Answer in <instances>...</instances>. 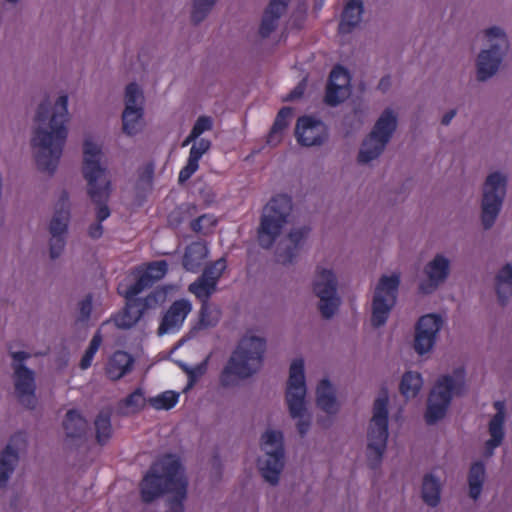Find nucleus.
<instances>
[{
	"mask_svg": "<svg viewBox=\"0 0 512 512\" xmlns=\"http://www.w3.org/2000/svg\"><path fill=\"white\" fill-rule=\"evenodd\" d=\"M65 247L64 236H51L50 239V257L52 259L58 258Z\"/></svg>",
	"mask_w": 512,
	"mask_h": 512,
	"instance_id": "6e6d98bb",
	"label": "nucleus"
},
{
	"mask_svg": "<svg viewBox=\"0 0 512 512\" xmlns=\"http://www.w3.org/2000/svg\"><path fill=\"white\" fill-rule=\"evenodd\" d=\"M96 441L100 445H105L112 436L111 418L108 412L101 411L95 421Z\"/></svg>",
	"mask_w": 512,
	"mask_h": 512,
	"instance_id": "e433bc0d",
	"label": "nucleus"
},
{
	"mask_svg": "<svg viewBox=\"0 0 512 512\" xmlns=\"http://www.w3.org/2000/svg\"><path fill=\"white\" fill-rule=\"evenodd\" d=\"M496 293L501 305L512 296V265L506 264L496 275Z\"/></svg>",
	"mask_w": 512,
	"mask_h": 512,
	"instance_id": "2f4dec72",
	"label": "nucleus"
},
{
	"mask_svg": "<svg viewBox=\"0 0 512 512\" xmlns=\"http://www.w3.org/2000/svg\"><path fill=\"white\" fill-rule=\"evenodd\" d=\"M144 395L143 391L140 388L135 389L132 393H130L125 399L124 404L127 407H134L140 409L144 406Z\"/></svg>",
	"mask_w": 512,
	"mask_h": 512,
	"instance_id": "864d4df0",
	"label": "nucleus"
},
{
	"mask_svg": "<svg viewBox=\"0 0 512 512\" xmlns=\"http://www.w3.org/2000/svg\"><path fill=\"white\" fill-rule=\"evenodd\" d=\"M155 165L152 161L144 164L138 173V183L151 187L154 178Z\"/></svg>",
	"mask_w": 512,
	"mask_h": 512,
	"instance_id": "8fccbe9b",
	"label": "nucleus"
},
{
	"mask_svg": "<svg viewBox=\"0 0 512 512\" xmlns=\"http://www.w3.org/2000/svg\"><path fill=\"white\" fill-rule=\"evenodd\" d=\"M388 392L383 388L374 401L373 416L368 430L367 459L371 469H377L388 439Z\"/></svg>",
	"mask_w": 512,
	"mask_h": 512,
	"instance_id": "0eeeda50",
	"label": "nucleus"
},
{
	"mask_svg": "<svg viewBox=\"0 0 512 512\" xmlns=\"http://www.w3.org/2000/svg\"><path fill=\"white\" fill-rule=\"evenodd\" d=\"M217 0H194L191 20L194 24L203 21Z\"/></svg>",
	"mask_w": 512,
	"mask_h": 512,
	"instance_id": "c03bdc74",
	"label": "nucleus"
},
{
	"mask_svg": "<svg viewBox=\"0 0 512 512\" xmlns=\"http://www.w3.org/2000/svg\"><path fill=\"white\" fill-rule=\"evenodd\" d=\"M305 375L303 359H295L290 366L289 379L287 383L286 401L289 413L292 418H302L305 412ZM310 427L308 420L299 419L297 430L301 436H304Z\"/></svg>",
	"mask_w": 512,
	"mask_h": 512,
	"instance_id": "6e6552de",
	"label": "nucleus"
},
{
	"mask_svg": "<svg viewBox=\"0 0 512 512\" xmlns=\"http://www.w3.org/2000/svg\"><path fill=\"white\" fill-rule=\"evenodd\" d=\"M146 272L152 273L153 278L157 281L161 280L168 271V265L165 260L153 261L144 269Z\"/></svg>",
	"mask_w": 512,
	"mask_h": 512,
	"instance_id": "09e8293b",
	"label": "nucleus"
},
{
	"mask_svg": "<svg viewBox=\"0 0 512 512\" xmlns=\"http://www.w3.org/2000/svg\"><path fill=\"white\" fill-rule=\"evenodd\" d=\"M206 366L205 364L197 365L193 368H186L185 371L188 376V384L187 387L191 388L195 385L198 379L205 373Z\"/></svg>",
	"mask_w": 512,
	"mask_h": 512,
	"instance_id": "4d7b16f0",
	"label": "nucleus"
},
{
	"mask_svg": "<svg viewBox=\"0 0 512 512\" xmlns=\"http://www.w3.org/2000/svg\"><path fill=\"white\" fill-rule=\"evenodd\" d=\"M135 274L137 275L136 281L123 292L125 298H133L137 296L143 290L152 287L156 282L152 273L146 272L144 269H137ZM120 293L122 294V292Z\"/></svg>",
	"mask_w": 512,
	"mask_h": 512,
	"instance_id": "c9c22d12",
	"label": "nucleus"
},
{
	"mask_svg": "<svg viewBox=\"0 0 512 512\" xmlns=\"http://www.w3.org/2000/svg\"><path fill=\"white\" fill-rule=\"evenodd\" d=\"M200 322L203 326H214L218 322V312L214 311L208 301L202 302L200 309Z\"/></svg>",
	"mask_w": 512,
	"mask_h": 512,
	"instance_id": "de8ad7c7",
	"label": "nucleus"
},
{
	"mask_svg": "<svg viewBox=\"0 0 512 512\" xmlns=\"http://www.w3.org/2000/svg\"><path fill=\"white\" fill-rule=\"evenodd\" d=\"M319 297V311L323 318H331L337 311L340 299L337 297V281L335 274L329 269L317 271L313 288Z\"/></svg>",
	"mask_w": 512,
	"mask_h": 512,
	"instance_id": "2eb2a0df",
	"label": "nucleus"
},
{
	"mask_svg": "<svg viewBox=\"0 0 512 512\" xmlns=\"http://www.w3.org/2000/svg\"><path fill=\"white\" fill-rule=\"evenodd\" d=\"M70 218L69 194L62 191L55 207V213L50 221L51 236H65Z\"/></svg>",
	"mask_w": 512,
	"mask_h": 512,
	"instance_id": "4be33fe9",
	"label": "nucleus"
},
{
	"mask_svg": "<svg viewBox=\"0 0 512 512\" xmlns=\"http://www.w3.org/2000/svg\"><path fill=\"white\" fill-rule=\"evenodd\" d=\"M135 114H131L127 121L125 120V110L122 114L123 131L129 136L136 135L141 129V123L143 118V108L133 107Z\"/></svg>",
	"mask_w": 512,
	"mask_h": 512,
	"instance_id": "a19ab883",
	"label": "nucleus"
},
{
	"mask_svg": "<svg viewBox=\"0 0 512 512\" xmlns=\"http://www.w3.org/2000/svg\"><path fill=\"white\" fill-rule=\"evenodd\" d=\"M390 85V77L389 76H385V77H382L380 82H379V85H378V88L380 90H382L383 92H385L388 87Z\"/></svg>",
	"mask_w": 512,
	"mask_h": 512,
	"instance_id": "0e129e2a",
	"label": "nucleus"
},
{
	"mask_svg": "<svg viewBox=\"0 0 512 512\" xmlns=\"http://www.w3.org/2000/svg\"><path fill=\"white\" fill-rule=\"evenodd\" d=\"M198 168H199L198 163H196L190 159H187L186 165L184 167H182L179 172L178 182L180 184H183L186 181H188L192 177V175L198 170Z\"/></svg>",
	"mask_w": 512,
	"mask_h": 512,
	"instance_id": "5fc2aeb1",
	"label": "nucleus"
},
{
	"mask_svg": "<svg viewBox=\"0 0 512 512\" xmlns=\"http://www.w3.org/2000/svg\"><path fill=\"white\" fill-rule=\"evenodd\" d=\"M212 127V118L204 115L198 117L191 131L199 138L204 132L211 130Z\"/></svg>",
	"mask_w": 512,
	"mask_h": 512,
	"instance_id": "3c124183",
	"label": "nucleus"
},
{
	"mask_svg": "<svg viewBox=\"0 0 512 512\" xmlns=\"http://www.w3.org/2000/svg\"><path fill=\"white\" fill-rule=\"evenodd\" d=\"M422 498L431 507H436L440 502V484L432 474H427L423 478Z\"/></svg>",
	"mask_w": 512,
	"mask_h": 512,
	"instance_id": "f704fd0d",
	"label": "nucleus"
},
{
	"mask_svg": "<svg viewBox=\"0 0 512 512\" xmlns=\"http://www.w3.org/2000/svg\"><path fill=\"white\" fill-rule=\"evenodd\" d=\"M192 309L191 303L186 299H179L174 301L169 309L164 314L158 333L160 335L165 333H173L178 331L187 315Z\"/></svg>",
	"mask_w": 512,
	"mask_h": 512,
	"instance_id": "aec40b11",
	"label": "nucleus"
},
{
	"mask_svg": "<svg viewBox=\"0 0 512 512\" xmlns=\"http://www.w3.org/2000/svg\"><path fill=\"white\" fill-rule=\"evenodd\" d=\"M317 406L328 414H335L338 410L336 397L328 379H322L316 389Z\"/></svg>",
	"mask_w": 512,
	"mask_h": 512,
	"instance_id": "c85d7f7f",
	"label": "nucleus"
},
{
	"mask_svg": "<svg viewBox=\"0 0 512 512\" xmlns=\"http://www.w3.org/2000/svg\"><path fill=\"white\" fill-rule=\"evenodd\" d=\"M31 146L36 149L35 161L40 171L53 174L57 169L68 130V96H59L53 106L44 100L38 106Z\"/></svg>",
	"mask_w": 512,
	"mask_h": 512,
	"instance_id": "f257e3e1",
	"label": "nucleus"
},
{
	"mask_svg": "<svg viewBox=\"0 0 512 512\" xmlns=\"http://www.w3.org/2000/svg\"><path fill=\"white\" fill-rule=\"evenodd\" d=\"M126 306L121 314L115 318L118 327L128 329L134 326L144 315V313L156 303L154 295H148L145 298H126Z\"/></svg>",
	"mask_w": 512,
	"mask_h": 512,
	"instance_id": "6ab92c4d",
	"label": "nucleus"
},
{
	"mask_svg": "<svg viewBox=\"0 0 512 512\" xmlns=\"http://www.w3.org/2000/svg\"><path fill=\"white\" fill-rule=\"evenodd\" d=\"M494 407L497 410V412H504V403L501 401H496L494 403Z\"/></svg>",
	"mask_w": 512,
	"mask_h": 512,
	"instance_id": "338daca9",
	"label": "nucleus"
},
{
	"mask_svg": "<svg viewBox=\"0 0 512 512\" xmlns=\"http://www.w3.org/2000/svg\"><path fill=\"white\" fill-rule=\"evenodd\" d=\"M92 302L93 297L91 294H88L84 299H82L79 303V322H87L90 318L92 311Z\"/></svg>",
	"mask_w": 512,
	"mask_h": 512,
	"instance_id": "603ef678",
	"label": "nucleus"
},
{
	"mask_svg": "<svg viewBox=\"0 0 512 512\" xmlns=\"http://www.w3.org/2000/svg\"><path fill=\"white\" fill-rule=\"evenodd\" d=\"M101 343L102 336L101 333L98 331L93 335L88 348L86 349L84 355L80 360L79 366L82 370H86L91 366L94 356L99 350Z\"/></svg>",
	"mask_w": 512,
	"mask_h": 512,
	"instance_id": "37998d69",
	"label": "nucleus"
},
{
	"mask_svg": "<svg viewBox=\"0 0 512 512\" xmlns=\"http://www.w3.org/2000/svg\"><path fill=\"white\" fill-rule=\"evenodd\" d=\"M400 284L399 275H383L374 291L372 301L371 323L378 328L383 326L394 307L397 299L398 288Z\"/></svg>",
	"mask_w": 512,
	"mask_h": 512,
	"instance_id": "9b49d317",
	"label": "nucleus"
},
{
	"mask_svg": "<svg viewBox=\"0 0 512 512\" xmlns=\"http://www.w3.org/2000/svg\"><path fill=\"white\" fill-rule=\"evenodd\" d=\"M88 234L93 239H98L103 234V226L102 223L97 222L90 225Z\"/></svg>",
	"mask_w": 512,
	"mask_h": 512,
	"instance_id": "052dcab7",
	"label": "nucleus"
},
{
	"mask_svg": "<svg viewBox=\"0 0 512 512\" xmlns=\"http://www.w3.org/2000/svg\"><path fill=\"white\" fill-rule=\"evenodd\" d=\"M133 357L126 351H115L106 364L105 373L113 381L121 379L132 370Z\"/></svg>",
	"mask_w": 512,
	"mask_h": 512,
	"instance_id": "b1692460",
	"label": "nucleus"
},
{
	"mask_svg": "<svg viewBox=\"0 0 512 512\" xmlns=\"http://www.w3.org/2000/svg\"><path fill=\"white\" fill-rule=\"evenodd\" d=\"M188 481L178 455L166 453L149 467L139 483L143 503L150 504L166 494H172L167 512H184Z\"/></svg>",
	"mask_w": 512,
	"mask_h": 512,
	"instance_id": "f03ea898",
	"label": "nucleus"
},
{
	"mask_svg": "<svg viewBox=\"0 0 512 512\" xmlns=\"http://www.w3.org/2000/svg\"><path fill=\"white\" fill-rule=\"evenodd\" d=\"M292 115L293 110L290 107L285 106L279 110L267 137L269 145H276L281 141L283 132L288 127Z\"/></svg>",
	"mask_w": 512,
	"mask_h": 512,
	"instance_id": "7c9ffc66",
	"label": "nucleus"
},
{
	"mask_svg": "<svg viewBox=\"0 0 512 512\" xmlns=\"http://www.w3.org/2000/svg\"><path fill=\"white\" fill-rule=\"evenodd\" d=\"M363 12L364 6L361 0H349L341 15L339 31L350 33L360 23Z\"/></svg>",
	"mask_w": 512,
	"mask_h": 512,
	"instance_id": "bb28decb",
	"label": "nucleus"
},
{
	"mask_svg": "<svg viewBox=\"0 0 512 512\" xmlns=\"http://www.w3.org/2000/svg\"><path fill=\"white\" fill-rule=\"evenodd\" d=\"M226 268L227 261L224 257H221L216 261L208 263L205 266L201 276L205 277L207 280H209L210 282L217 286Z\"/></svg>",
	"mask_w": 512,
	"mask_h": 512,
	"instance_id": "ea45409f",
	"label": "nucleus"
},
{
	"mask_svg": "<svg viewBox=\"0 0 512 512\" xmlns=\"http://www.w3.org/2000/svg\"><path fill=\"white\" fill-rule=\"evenodd\" d=\"M86 419L76 409L68 410L63 421V428L68 438H82L87 430Z\"/></svg>",
	"mask_w": 512,
	"mask_h": 512,
	"instance_id": "c756f323",
	"label": "nucleus"
},
{
	"mask_svg": "<svg viewBox=\"0 0 512 512\" xmlns=\"http://www.w3.org/2000/svg\"><path fill=\"white\" fill-rule=\"evenodd\" d=\"M504 412H496L489 423V433L493 438H497L503 441L504 439Z\"/></svg>",
	"mask_w": 512,
	"mask_h": 512,
	"instance_id": "a18cd8bd",
	"label": "nucleus"
},
{
	"mask_svg": "<svg viewBox=\"0 0 512 512\" xmlns=\"http://www.w3.org/2000/svg\"><path fill=\"white\" fill-rule=\"evenodd\" d=\"M20 435H14L10 439V443L7 444L5 449L0 454V487H5L10 475L14 470V466L18 461V453L15 448L12 446V442H14Z\"/></svg>",
	"mask_w": 512,
	"mask_h": 512,
	"instance_id": "cd10ccee",
	"label": "nucleus"
},
{
	"mask_svg": "<svg viewBox=\"0 0 512 512\" xmlns=\"http://www.w3.org/2000/svg\"><path fill=\"white\" fill-rule=\"evenodd\" d=\"M397 127V118L391 109H386L376 121L370 134L364 139L358 154V162L369 163L376 159L390 141Z\"/></svg>",
	"mask_w": 512,
	"mask_h": 512,
	"instance_id": "1a4fd4ad",
	"label": "nucleus"
},
{
	"mask_svg": "<svg viewBox=\"0 0 512 512\" xmlns=\"http://www.w3.org/2000/svg\"><path fill=\"white\" fill-rule=\"evenodd\" d=\"M351 77L349 71L341 65H336L330 72L325 102L330 106H337L350 95Z\"/></svg>",
	"mask_w": 512,
	"mask_h": 512,
	"instance_id": "f3484780",
	"label": "nucleus"
},
{
	"mask_svg": "<svg viewBox=\"0 0 512 512\" xmlns=\"http://www.w3.org/2000/svg\"><path fill=\"white\" fill-rule=\"evenodd\" d=\"M143 95L139 86L132 82L126 86L125 91V120L129 119L131 114H135L133 107H137L136 104L139 99H142Z\"/></svg>",
	"mask_w": 512,
	"mask_h": 512,
	"instance_id": "79ce46f5",
	"label": "nucleus"
},
{
	"mask_svg": "<svg viewBox=\"0 0 512 512\" xmlns=\"http://www.w3.org/2000/svg\"><path fill=\"white\" fill-rule=\"evenodd\" d=\"M292 211V199L277 194L264 206L257 229V240L264 249H270L281 235Z\"/></svg>",
	"mask_w": 512,
	"mask_h": 512,
	"instance_id": "423d86ee",
	"label": "nucleus"
},
{
	"mask_svg": "<svg viewBox=\"0 0 512 512\" xmlns=\"http://www.w3.org/2000/svg\"><path fill=\"white\" fill-rule=\"evenodd\" d=\"M423 385V379L420 373L408 371L402 376L399 390L400 393L406 398H414L418 395Z\"/></svg>",
	"mask_w": 512,
	"mask_h": 512,
	"instance_id": "72a5a7b5",
	"label": "nucleus"
},
{
	"mask_svg": "<svg viewBox=\"0 0 512 512\" xmlns=\"http://www.w3.org/2000/svg\"><path fill=\"white\" fill-rule=\"evenodd\" d=\"M485 36L489 41L495 40L490 48L483 50L478 55L477 60V78L485 81L493 76L499 68L502 56L508 47V41L504 31L499 27H490L485 30Z\"/></svg>",
	"mask_w": 512,
	"mask_h": 512,
	"instance_id": "f8f14e48",
	"label": "nucleus"
},
{
	"mask_svg": "<svg viewBox=\"0 0 512 512\" xmlns=\"http://www.w3.org/2000/svg\"><path fill=\"white\" fill-rule=\"evenodd\" d=\"M290 0H270L259 27V34L267 38L277 27L278 20L285 13Z\"/></svg>",
	"mask_w": 512,
	"mask_h": 512,
	"instance_id": "5701e85b",
	"label": "nucleus"
},
{
	"mask_svg": "<svg viewBox=\"0 0 512 512\" xmlns=\"http://www.w3.org/2000/svg\"><path fill=\"white\" fill-rule=\"evenodd\" d=\"M11 357L15 361L14 370V387L19 402L29 409H33L36 404L35 399V374L23 364V361L30 358V354L25 351L11 352Z\"/></svg>",
	"mask_w": 512,
	"mask_h": 512,
	"instance_id": "4468645a",
	"label": "nucleus"
},
{
	"mask_svg": "<svg viewBox=\"0 0 512 512\" xmlns=\"http://www.w3.org/2000/svg\"><path fill=\"white\" fill-rule=\"evenodd\" d=\"M484 477L485 466L483 462H474L470 467L468 475L469 495L474 500H477L482 492Z\"/></svg>",
	"mask_w": 512,
	"mask_h": 512,
	"instance_id": "473e14b6",
	"label": "nucleus"
},
{
	"mask_svg": "<svg viewBox=\"0 0 512 512\" xmlns=\"http://www.w3.org/2000/svg\"><path fill=\"white\" fill-rule=\"evenodd\" d=\"M216 289L217 286L203 276L189 285V291L202 302L208 301Z\"/></svg>",
	"mask_w": 512,
	"mask_h": 512,
	"instance_id": "58836bf2",
	"label": "nucleus"
},
{
	"mask_svg": "<svg viewBox=\"0 0 512 512\" xmlns=\"http://www.w3.org/2000/svg\"><path fill=\"white\" fill-rule=\"evenodd\" d=\"M502 443V440L491 437L489 440L485 443V449L487 455H492L495 448L500 446Z\"/></svg>",
	"mask_w": 512,
	"mask_h": 512,
	"instance_id": "680f3d73",
	"label": "nucleus"
},
{
	"mask_svg": "<svg viewBox=\"0 0 512 512\" xmlns=\"http://www.w3.org/2000/svg\"><path fill=\"white\" fill-rule=\"evenodd\" d=\"M203 225H204V229L205 228H210L211 226H209V221H204L203 222Z\"/></svg>",
	"mask_w": 512,
	"mask_h": 512,
	"instance_id": "774afa93",
	"label": "nucleus"
},
{
	"mask_svg": "<svg viewBox=\"0 0 512 512\" xmlns=\"http://www.w3.org/2000/svg\"><path fill=\"white\" fill-rule=\"evenodd\" d=\"M211 148V141L205 138H200L195 142L189 152L188 159L199 164L203 155Z\"/></svg>",
	"mask_w": 512,
	"mask_h": 512,
	"instance_id": "49530a36",
	"label": "nucleus"
},
{
	"mask_svg": "<svg viewBox=\"0 0 512 512\" xmlns=\"http://www.w3.org/2000/svg\"><path fill=\"white\" fill-rule=\"evenodd\" d=\"M309 233L310 228L306 226L291 230L288 234L291 245L283 251L277 252L278 261L284 265L293 263Z\"/></svg>",
	"mask_w": 512,
	"mask_h": 512,
	"instance_id": "a878e982",
	"label": "nucleus"
},
{
	"mask_svg": "<svg viewBox=\"0 0 512 512\" xmlns=\"http://www.w3.org/2000/svg\"><path fill=\"white\" fill-rule=\"evenodd\" d=\"M197 140H198V137L192 131H190L189 135L183 141L182 146L185 147L192 142L194 144L195 142H197Z\"/></svg>",
	"mask_w": 512,
	"mask_h": 512,
	"instance_id": "69168bd1",
	"label": "nucleus"
},
{
	"mask_svg": "<svg viewBox=\"0 0 512 512\" xmlns=\"http://www.w3.org/2000/svg\"><path fill=\"white\" fill-rule=\"evenodd\" d=\"M455 115H456L455 110H450L449 112L445 113L441 120L442 124L443 125L450 124V122L452 121V119L454 118Z\"/></svg>",
	"mask_w": 512,
	"mask_h": 512,
	"instance_id": "e2e57ef3",
	"label": "nucleus"
},
{
	"mask_svg": "<svg viewBox=\"0 0 512 512\" xmlns=\"http://www.w3.org/2000/svg\"><path fill=\"white\" fill-rule=\"evenodd\" d=\"M178 401L179 394L172 390L164 391L147 400L149 405L156 410H170L176 406Z\"/></svg>",
	"mask_w": 512,
	"mask_h": 512,
	"instance_id": "4c0bfd02",
	"label": "nucleus"
},
{
	"mask_svg": "<svg viewBox=\"0 0 512 512\" xmlns=\"http://www.w3.org/2000/svg\"><path fill=\"white\" fill-rule=\"evenodd\" d=\"M305 90V85L300 83L298 84L285 98L286 101H293L299 99L303 96Z\"/></svg>",
	"mask_w": 512,
	"mask_h": 512,
	"instance_id": "bf43d9fd",
	"label": "nucleus"
},
{
	"mask_svg": "<svg viewBox=\"0 0 512 512\" xmlns=\"http://www.w3.org/2000/svg\"><path fill=\"white\" fill-rule=\"evenodd\" d=\"M83 176L87 181V193L91 201L97 205V222L102 223L110 216L107 205L110 196V180L106 169L101 166V148L91 140H85L83 144Z\"/></svg>",
	"mask_w": 512,
	"mask_h": 512,
	"instance_id": "20e7f679",
	"label": "nucleus"
},
{
	"mask_svg": "<svg viewBox=\"0 0 512 512\" xmlns=\"http://www.w3.org/2000/svg\"><path fill=\"white\" fill-rule=\"evenodd\" d=\"M261 446L262 450L265 451V458L258 459L259 471L265 481L271 485H276L284 467V446L282 432L276 430H267L262 435Z\"/></svg>",
	"mask_w": 512,
	"mask_h": 512,
	"instance_id": "9d476101",
	"label": "nucleus"
},
{
	"mask_svg": "<svg viewBox=\"0 0 512 512\" xmlns=\"http://www.w3.org/2000/svg\"><path fill=\"white\" fill-rule=\"evenodd\" d=\"M208 247L201 241H194L190 243L184 252L182 258L183 268L192 273L200 270L204 260L208 257Z\"/></svg>",
	"mask_w": 512,
	"mask_h": 512,
	"instance_id": "393cba45",
	"label": "nucleus"
},
{
	"mask_svg": "<svg viewBox=\"0 0 512 512\" xmlns=\"http://www.w3.org/2000/svg\"><path fill=\"white\" fill-rule=\"evenodd\" d=\"M204 221H209V226H215L216 225V220L214 219L213 216L204 214V215H201V216H199L196 219L191 221V223H190L191 230L196 232V233L203 232L204 231V225H203Z\"/></svg>",
	"mask_w": 512,
	"mask_h": 512,
	"instance_id": "13d9d810",
	"label": "nucleus"
},
{
	"mask_svg": "<svg viewBox=\"0 0 512 512\" xmlns=\"http://www.w3.org/2000/svg\"><path fill=\"white\" fill-rule=\"evenodd\" d=\"M465 369L458 367L453 375H442L432 388L425 412V421L432 425L441 420L454 395H462L465 391Z\"/></svg>",
	"mask_w": 512,
	"mask_h": 512,
	"instance_id": "39448f33",
	"label": "nucleus"
},
{
	"mask_svg": "<svg viewBox=\"0 0 512 512\" xmlns=\"http://www.w3.org/2000/svg\"><path fill=\"white\" fill-rule=\"evenodd\" d=\"M265 351L266 340L263 337L243 336L220 373V385L233 387L239 380L255 374L263 364Z\"/></svg>",
	"mask_w": 512,
	"mask_h": 512,
	"instance_id": "7ed1b4c3",
	"label": "nucleus"
},
{
	"mask_svg": "<svg viewBox=\"0 0 512 512\" xmlns=\"http://www.w3.org/2000/svg\"><path fill=\"white\" fill-rule=\"evenodd\" d=\"M506 194V177L499 172L488 175L482 198L481 221L485 229H489L501 210L503 199Z\"/></svg>",
	"mask_w": 512,
	"mask_h": 512,
	"instance_id": "ddd939ff",
	"label": "nucleus"
},
{
	"mask_svg": "<svg viewBox=\"0 0 512 512\" xmlns=\"http://www.w3.org/2000/svg\"><path fill=\"white\" fill-rule=\"evenodd\" d=\"M442 324V318L436 314H427L418 320L414 340V349L418 354L423 355L432 349Z\"/></svg>",
	"mask_w": 512,
	"mask_h": 512,
	"instance_id": "dca6fc26",
	"label": "nucleus"
},
{
	"mask_svg": "<svg viewBox=\"0 0 512 512\" xmlns=\"http://www.w3.org/2000/svg\"><path fill=\"white\" fill-rule=\"evenodd\" d=\"M295 136L302 146H317L327 138V129L321 120L312 116H301L296 123Z\"/></svg>",
	"mask_w": 512,
	"mask_h": 512,
	"instance_id": "a211bd4d",
	"label": "nucleus"
},
{
	"mask_svg": "<svg viewBox=\"0 0 512 512\" xmlns=\"http://www.w3.org/2000/svg\"><path fill=\"white\" fill-rule=\"evenodd\" d=\"M449 260L443 255H436L434 259L425 267V273L428 276L427 282L420 284V291L429 294L443 283L449 275Z\"/></svg>",
	"mask_w": 512,
	"mask_h": 512,
	"instance_id": "412c9836",
	"label": "nucleus"
}]
</instances>
